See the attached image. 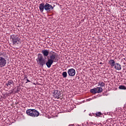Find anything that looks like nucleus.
Segmentation results:
<instances>
[{
	"label": "nucleus",
	"instance_id": "obj_1",
	"mask_svg": "<svg viewBox=\"0 0 126 126\" xmlns=\"http://www.w3.org/2000/svg\"><path fill=\"white\" fill-rule=\"evenodd\" d=\"M44 9L46 10V11H47V12H49V11H51V10H53L54 9V8L53 7V6H52L51 4L46 3H41L39 4V10L40 12H43Z\"/></svg>",
	"mask_w": 126,
	"mask_h": 126
},
{
	"label": "nucleus",
	"instance_id": "obj_2",
	"mask_svg": "<svg viewBox=\"0 0 126 126\" xmlns=\"http://www.w3.org/2000/svg\"><path fill=\"white\" fill-rule=\"evenodd\" d=\"M10 40L13 45H15V46H18V45L21 44V39L17 35L13 34L11 35Z\"/></svg>",
	"mask_w": 126,
	"mask_h": 126
},
{
	"label": "nucleus",
	"instance_id": "obj_3",
	"mask_svg": "<svg viewBox=\"0 0 126 126\" xmlns=\"http://www.w3.org/2000/svg\"><path fill=\"white\" fill-rule=\"evenodd\" d=\"M26 114L30 117L32 118H35V117H39V113L35 109H27L26 111Z\"/></svg>",
	"mask_w": 126,
	"mask_h": 126
},
{
	"label": "nucleus",
	"instance_id": "obj_4",
	"mask_svg": "<svg viewBox=\"0 0 126 126\" xmlns=\"http://www.w3.org/2000/svg\"><path fill=\"white\" fill-rule=\"evenodd\" d=\"M36 61L37 63H38L39 65H41V66H44V64H46L45 59H44L43 55H42L41 53L37 54V58L36 59Z\"/></svg>",
	"mask_w": 126,
	"mask_h": 126
},
{
	"label": "nucleus",
	"instance_id": "obj_5",
	"mask_svg": "<svg viewBox=\"0 0 126 126\" xmlns=\"http://www.w3.org/2000/svg\"><path fill=\"white\" fill-rule=\"evenodd\" d=\"M4 55V53L0 52V67H4L6 65V60L2 56Z\"/></svg>",
	"mask_w": 126,
	"mask_h": 126
},
{
	"label": "nucleus",
	"instance_id": "obj_6",
	"mask_svg": "<svg viewBox=\"0 0 126 126\" xmlns=\"http://www.w3.org/2000/svg\"><path fill=\"white\" fill-rule=\"evenodd\" d=\"M48 59L54 63H57L60 60V57H59V55L57 53H54L53 54H51Z\"/></svg>",
	"mask_w": 126,
	"mask_h": 126
},
{
	"label": "nucleus",
	"instance_id": "obj_7",
	"mask_svg": "<svg viewBox=\"0 0 126 126\" xmlns=\"http://www.w3.org/2000/svg\"><path fill=\"white\" fill-rule=\"evenodd\" d=\"M52 95L55 99H59L61 97V92L59 90H55L52 93Z\"/></svg>",
	"mask_w": 126,
	"mask_h": 126
},
{
	"label": "nucleus",
	"instance_id": "obj_8",
	"mask_svg": "<svg viewBox=\"0 0 126 126\" xmlns=\"http://www.w3.org/2000/svg\"><path fill=\"white\" fill-rule=\"evenodd\" d=\"M67 73L69 76H74L75 75V70L73 68L69 69Z\"/></svg>",
	"mask_w": 126,
	"mask_h": 126
},
{
	"label": "nucleus",
	"instance_id": "obj_9",
	"mask_svg": "<svg viewBox=\"0 0 126 126\" xmlns=\"http://www.w3.org/2000/svg\"><path fill=\"white\" fill-rule=\"evenodd\" d=\"M54 63V61H52L48 58L47 62L45 63V64L48 68H50Z\"/></svg>",
	"mask_w": 126,
	"mask_h": 126
},
{
	"label": "nucleus",
	"instance_id": "obj_10",
	"mask_svg": "<svg viewBox=\"0 0 126 126\" xmlns=\"http://www.w3.org/2000/svg\"><path fill=\"white\" fill-rule=\"evenodd\" d=\"M113 67H114L115 69H116L117 70H121V69H122L121 64H120L119 63H116Z\"/></svg>",
	"mask_w": 126,
	"mask_h": 126
},
{
	"label": "nucleus",
	"instance_id": "obj_11",
	"mask_svg": "<svg viewBox=\"0 0 126 126\" xmlns=\"http://www.w3.org/2000/svg\"><path fill=\"white\" fill-rule=\"evenodd\" d=\"M41 53L42 54H43L44 57H46L49 56V53H50V52L49 51V50H48V49H45L42 50Z\"/></svg>",
	"mask_w": 126,
	"mask_h": 126
},
{
	"label": "nucleus",
	"instance_id": "obj_12",
	"mask_svg": "<svg viewBox=\"0 0 126 126\" xmlns=\"http://www.w3.org/2000/svg\"><path fill=\"white\" fill-rule=\"evenodd\" d=\"M108 63L112 67H114L115 64H116V62H115V60L110 59L108 61Z\"/></svg>",
	"mask_w": 126,
	"mask_h": 126
},
{
	"label": "nucleus",
	"instance_id": "obj_13",
	"mask_svg": "<svg viewBox=\"0 0 126 126\" xmlns=\"http://www.w3.org/2000/svg\"><path fill=\"white\" fill-rule=\"evenodd\" d=\"M95 89L96 90V93H102L103 92V88L101 87H96Z\"/></svg>",
	"mask_w": 126,
	"mask_h": 126
},
{
	"label": "nucleus",
	"instance_id": "obj_14",
	"mask_svg": "<svg viewBox=\"0 0 126 126\" xmlns=\"http://www.w3.org/2000/svg\"><path fill=\"white\" fill-rule=\"evenodd\" d=\"M14 83L13 82V81L11 80H9L7 81V83L6 84V86H9L11 85H13Z\"/></svg>",
	"mask_w": 126,
	"mask_h": 126
},
{
	"label": "nucleus",
	"instance_id": "obj_15",
	"mask_svg": "<svg viewBox=\"0 0 126 126\" xmlns=\"http://www.w3.org/2000/svg\"><path fill=\"white\" fill-rule=\"evenodd\" d=\"M105 84L103 82H98V86H100L101 88L104 87L105 86Z\"/></svg>",
	"mask_w": 126,
	"mask_h": 126
},
{
	"label": "nucleus",
	"instance_id": "obj_16",
	"mask_svg": "<svg viewBox=\"0 0 126 126\" xmlns=\"http://www.w3.org/2000/svg\"><path fill=\"white\" fill-rule=\"evenodd\" d=\"M96 88H94V89H91L90 90V92L91 93H93V94H96V93H97V92H96Z\"/></svg>",
	"mask_w": 126,
	"mask_h": 126
},
{
	"label": "nucleus",
	"instance_id": "obj_17",
	"mask_svg": "<svg viewBox=\"0 0 126 126\" xmlns=\"http://www.w3.org/2000/svg\"><path fill=\"white\" fill-rule=\"evenodd\" d=\"M119 89L122 90H126V87L125 86L121 85L119 87Z\"/></svg>",
	"mask_w": 126,
	"mask_h": 126
},
{
	"label": "nucleus",
	"instance_id": "obj_18",
	"mask_svg": "<svg viewBox=\"0 0 126 126\" xmlns=\"http://www.w3.org/2000/svg\"><path fill=\"white\" fill-rule=\"evenodd\" d=\"M62 75L64 78H65L67 76V73L66 71H64L63 72Z\"/></svg>",
	"mask_w": 126,
	"mask_h": 126
},
{
	"label": "nucleus",
	"instance_id": "obj_19",
	"mask_svg": "<svg viewBox=\"0 0 126 126\" xmlns=\"http://www.w3.org/2000/svg\"><path fill=\"white\" fill-rule=\"evenodd\" d=\"M101 115H102V113H101V112L95 113V117H100Z\"/></svg>",
	"mask_w": 126,
	"mask_h": 126
},
{
	"label": "nucleus",
	"instance_id": "obj_20",
	"mask_svg": "<svg viewBox=\"0 0 126 126\" xmlns=\"http://www.w3.org/2000/svg\"><path fill=\"white\" fill-rule=\"evenodd\" d=\"M25 78L27 79V82H26V83H28V82H31V81H30V80H29L28 79H27V77H25Z\"/></svg>",
	"mask_w": 126,
	"mask_h": 126
}]
</instances>
